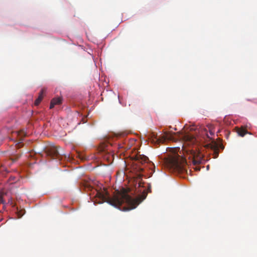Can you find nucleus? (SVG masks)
Segmentation results:
<instances>
[{"instance_id":"nucleus-3","label":"nucleus","mask_w":257,"mask_h":257,"mask_svg":"<svg viewBox=\"0 0 257 257\" xmlns=\"http://www.w3.org/2000/svg\"><path fill=\"white\" fill-rule=\"evenodd\" d=\"M168 166L179 173L187 174L186 160L178 154H175L167 160Z\"/></svg>"},{"instance_id":"nucleus-7","label":"nucleus","mask_w":257,"mask_h":257,"mask_svg":"<svg viewBox=\"0 0 257 257\" xmlns=\"http://www.w3.org/2000/svg\"><path fill=\"white\" fill-rule=\"evenodd\" d=\"M62 98L60 97L53 98L50 103V108H53L56 105H60L62 103Z\"/></svg>"},{"instance_id":"nucleus-19","label":"nucleus","mask_w":257,"mask_h":257,"mask_svg":"<svg viewBox=\"0 0 257 257\" xmlns=\"http://www.w3.org/2000/svg\"><path fill=\"white\" fill-rule=\"evenodd\" d=\"M215 153H216V156H215V157H217V156H218V153H217H217H216V152H215Z\"/></svg>"},{"instance_id":"nucleus-12","label":"nucleus","mask_w":257,"mask_h":257,"mask_svg":"<svg viewBox=\"0 0 257 257\" xmlns=\"http://www.w3.org/2000/svg\"><path fill=\"white\" fill-rule=\"evenodd\" d=\"M0 203L3 204L5 203L4 200V194L3 193H0Z\"/></svg>"},{"instance_id":"nucleus-2","label":"nucleus","mask_w":257,"mask_h":257,"mask_svg":"<svg viewBox=\"0 0 257 257\" xmlns=\"http://www.w3.org/2000/svg\"><path fill=\"white\" fill-rule=\"evenodd\" d=\"M98 197L103 202H106L119 210L126 211L128 210V188L121 187L120 190L114 191L113 196L110 197L109 194L98 193Z\"/></svg>"},{"instance_id":"nucleus-9","label":"nucleus","mask_w":257,"mask_h":257,"mask_svg":"<svg viewBox=\"0 0 257 257\" xmlns=\"http://www.w3.org/2000/svg\"><path fill=\"white\" fill-rule=\"evenodd\" d=\"M211 148L213 149L215 152L217 153L218 151V145L215 142H213V144L211 145Z\"/></svg>"},{"instance_id":"nucleus-14","label":"nucleus","mask_w":257,"mask_h":257,"mask_svg":"<svg viewBox=\"0 0 257 257\" xmlns=\"http://www.w3.org/2000/svg\"><path fill=\"white\" fill-rule=\"evenodd\" d=\"M41 101H40L39 99L37 98L35 100L34 104H35V105H38L40 104Z\"/></svg>"},{"instance_id":"nucleus-20","label":"nucleus","mask_w":257,"mask_h":257,"mask_svg":"<svg viewBox=\"0 0 257 257\" xmlns=\"http://www.w3.org/2000/svg\"><path fill=\"white\" fill-rule=\"evenodd\" d=\"M196 169L197 170H200V168H197V167L196 168Z\"/></svg>"},{"instance_id":"nucleus-1","label":"nucleus","mask_w":257,"mask_h":257,"mask_svg":"<svg viewBox=\"0 0 257 257\" xmlns=\"http://www.w3.org/2000/svg\"><path fill=\"white\" fill-rule=\"evenodd\" d=\"M139 140L130 138V173H134L133 176L130 175V210L136 208L147 196L141 172L143 170L142 166L148 158L139 154Z\"/></svg>"},{"instance_id":"nucleus-4","label":"nucleus","mask_w":257,"mask_h":257,"mask_svg":"<svg viewBox=\"0 0 257 257\" xmlns=\"http://www.w3.org/2000/svg\"><path fill=\"white\" fill-rule=\"evenodd\" d=\"M47 156L54 159L60 160L63 154L58 151V147H53L46 151Z\"/></svg>"},{"instance_id":"nucleus-18","label":"nucleus","mask_w":257,"mask_h":257,"mask_svg":"<svg viewBox=\"0 0 257 257\" xmlns=\"http://www.w3.org/2000/svg\"><path fill=\"white\" fill-rule=\"evenodd\" d=\"M20 144H21V142H19V143L17 144V145H18V147H20Z\"/></svg>"},{"instance_id":"nucleus-13","label":"nucleus","mask_w":257,"mask_h":257,"mask_svg":"<svg viewBox=\"0 0 257 257\" xmlns=\"http://www.w3.org/2000/svg\"><path fill=\"white\" fill-rule=\"evenodd\" d=\"M20 156L19 155H16V156H15V158H12V160L13 161V162H15L17 160H18L19 158H20Z\"/></svg>"},{"instance_id":"nucleus-21","label":"nucleus","mask_w":257,"mask_h":257,"mask_svg":"<svg viewBox=\"0 0 257 257\" xmlns=\"http://www.w3.org/2000/svg\"><path fill=\"white\" fill-rule=\"evenodd\" d=\"M127 177H128L127 175H126V179L127 178Z\"/></svg>"},{"instance_id":"nucleus-8","label":"nucleus","mask_w":257,"mask_h":257,"mask_svg":"<svg viewBox=\"0 0 257 257\" xmlns=\"http://www.w3.org/2000/svg\"><path fill=\"white\" fill-rule=\"evenodd\" d=\"M237 133L240 136L243 137L248 133V132L245 129L242 128L238 130Z\"/></svg>"},{"instance_id":"nucleus-10","label":"nucleus","mask_w":257,"mask_h":257,"mask_svg":"<svg viewBox=\"0 0 257 257\" xmlns=\"http://www.w3.org/2000/svg\"><path fill=\"white\" fill-rule=\"evenodd\" d=\"M46 91V89L45 88H43L42 89L40 93V94H39V96L38 98V99H39L40 101H41L43 99V93H44Z\"/></svg>"},{"instance_id":"nucleus-6","label":"nucleus","mask_w":257,"mask_h":257,"mask_svg":"<svg viewBox=\"0 0 257 257\" xmlns=\"http://www.w3.org/2000/svg\"><path fill=\"white\" fill-rule=\"evenodd\" d=\"M151 138L152 140V142L157 144L163 143L165 142L167 139H170L167 134H166L165 136H162L161 137L158 138L157 135H155L154 133L151 135Z\"/></svg>"},{"instance_id":"nucleus-15","label":"nucleus","mask_w":257,"mask_h":257,"mask_svg":"<svg viewBox=\"0 0 257 257\" xmlns=\"http://www.w3.org/2000/svg\"><path fill=\"white\" fill-rule=\"evenodd\" d=\"M185 137L186 138V139L187 140H189L190 141H192L194 139V138L193 137H190L189 136H185Z\"/></svg>"},{"instance_id":"nucleus-5","label":"nucleus","mask_w":257,"mask_h":257,"mask_svg":"<svg viewBox=\"0 0 257 257\" xmlns=\"http://www.w3.org/2000/svg\"><path fill=\"white\" fill-rule=\"evenodd\" d=\"M192 161L193 164L195 166L202 163L203 157L200 153L193 151L191 154Z\"/></svg>"},{"instance_id":"nucleus-17","label":"nucleus","mask_w":257,"mask_h":257,"mask_svg":"<svg viewBox=\"0 0 257 257\" xmlns=\"http://www.w3.org/2000/svg\"><path fill=\"white\" fill-rule=\"evenodd\" d=\"M8 203H10L11 205H13V201L11 198L9 199Z\"/></svg>"},{"instance_id":"nucleus-16","label":"nucleus","mask_w":257,"mask_h":257,"mask_svg":"<svg viewBox=\"0 0 257 257\" xmlns=\"http://www.w3.org/2000/svg\"><path fill=\"white\" fill-rule=\"evenodd\" d=\"M209 129L210 135H213L214 134V132L211 129H210V127H209Z\"/></svg>"},{"instance_id":"nucleus-11","label":"nucleus","mask_w":257,"mask_h":257,"mask_svg":"<svg viewBox=\"0 0 257 257\" xmlns=\"http://www.w3.org/2000/svg\"><path fill=\"white\" fill-rule=\"evenodd\" d=\"M202 134L203 135H205L208 138L210 139V137L208 136V134H207V130L206 128L203 129V130L202 132Z\"/></svg>"}]
</instances>
